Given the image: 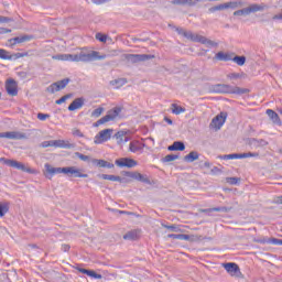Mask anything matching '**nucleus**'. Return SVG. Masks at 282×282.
Masks as SVG:
<instances>
[{
  "mask_svg": "<svg viewBox=\"0 0 282 282\" xmlns=\"http://www.w3.org/2000/svg\"><path fill=\"white\" fill-rule=\"evenodd\" d=\"M77 271H79V273L86 274L93 279H98V280L102 279L101 274H98L96 271H93V270L77 269Z\"/></svg>",
  "mask_w": 282,
  "mask_h": 282,
  "instance_id": "nucleus-26",
  "label": "nucleus"
},
{
  "mask_svg": "<svg viewBox=\"0 0 282 282\" xmlns=\"http://www.w3.org/2000/svg\"><path fill=\"white\" fill-rule=\"evenodd\" d=\"M23 56H26V54L17 53V54L14 55L15 58H23Z\"/></svg>",
  "mask_w": 282,
  "mask_h": 282,
  "instance_id": "nucleus-57",
  "label": "nucleus"
},
{
  "mask_svg": "<svg viewBox=\"0 0 282 282\" xmlns=\"http://www.w3.org/2000/svg\"><path fill=\"white\" fill-rule=\"evenodd\" d=\"M197 159H199V153L196 152V151H192L189 154H186L184 156V160L187 162V163H193L194 161H196Z\"/></svg>",
  "mask_w": 282,
  "mask_h": 282,
  "instance_id": "nucleus-30",
  "label": "nucleus"
},
{
  "mask_svg": "<svg viewBox=\"0 0 282 282\" xmlns=\"http://www.w3.org/2000/svg\"><path fill=\"white\" fill-rule=\"evenodd\" d=\"M128 177L132 178L134 181L141 182L143 184H151V181H149L147 175H142L139 172H129Z\"/></svg>",
  "mask_w": 282,
  "mask_h": 282,
  "instance_id": "nucleus-16",
  "label": "nucleus"
},
{
  "mask_svg": "<svg viewBox=\"0 0 282 282\" xmlns=\"http://www.w3.org/2000/svg\"><path fill=\"white\" fill-rule=\"evenodd\" d=\"M0 98H1V93H0Z\"/></svg>",
  "mask_w": 282,
  "mask_h": 282,
  "instance_id": "nucleus-64",
  "label": "nucleus"
},
{
  "mask_svg": "<svg viewBox=\"0 0 282 282\" xmlns=\"http://www.w3.org/2000/svg\"><path fill=\"white\" fill-rule=\"evenodd\" d=\"M142 149H143L142 143L138 140L131 141L129 144V151L131 153H138L142 151Z\"/></svg>",
  "mask_w": 282,
  "mask_h": 282,
  "instance_id": "nucleus-24",
  "label": "nucleus"
},
{
  "mask_svg": "<svg viewBox=\"0 0 282 282\" xmlns=\"http://www.w3.org/2000/svg\"><path fill=\"white\" fill-rule=\"evenodd\" d=\"M121 108L116 107L112 110L108 111L106 116H104L101 119H99L97 122L94 123V128H98L99 126H102L104 123H108L110 121H113L121 113Z\"/></svg>",
  "mask_w": 282,
  "mask_h": 282,
  "instance_id": "nucleus-6",
  "label": "nucleus"
},
{
  "mask_svg": "<svg viewBox=\"0 0 282 282\" xmlns=\"http://www.w3.org/2000/svg\"><path fill=\"white\" fill-rule=\"evenodd\" d=\"M76 158L80 159L83 162H87L90 160L89 155L80 154L79 152H76Z\"/></svg>",
  "mask_w": 282,
  "mask_h": 282,
  "instance_id": "nucleus-43",
  "label": "nucleus"
},
{
  "mask_svg": "<svg viewBox=\"0 0 282 282\" xmlns=\"http://www.w3.org/2000/svg\"><path fill=\"white\" fill-rule=\"evenodd\" d=\"M202 45H207V47H217V45H219V44L217 42L208 40L206 36H204Z\"/></svg>",
  "mask_w": 282,
  "mask_h": 282,
  "instance_id": "nucleus-38",
  "label": "nucleus"
},
{
  "mask_svg": "<svg viewBox=\"0 0 282 282\" xmlns=\"http://www.w3.org/2000/svg\"><path fill=\"white\" fill-rule=\"evenodd\" d=\"M0 138L11 139V140H23L28 138L24 133L19 131H9L0 133Z\"/></svg>",
  "mask_w": 282,
  "mask_h": 282,
  "instance_id": "nucleus-14",
  "label": "nucleus"
},
{
  "mask_svg": "<svg viewBox=\"0 0 282 282\" xmlns=\"http://www.w3.org/2000/svg\"><path fill=\"white\" fill-rule=\"evenodd\" d=\"M63 252H68L70 250V246L69 245H62L61 247Z\"/></svg>",
  "mask_w": 282,
  "mask_h": 282,
  "instance_id": "nucleus-54",
  "label": "nucleus"
},
{
  "mask_svg": "<svg viewBox=\"0 0 282 282\" xmlns=\"http://www.w3.org/2000/svg\"><path fill=\"white\" fill-rule=\"evenodd\" d=\"M214 10H228V2L216 6Z\"/></svg>",
  "mask_w": 282,
  "mask_h": 282,
  "instance_id": "nucleus-45",
  "label": "nucleus"
},
{
  "mask_svg": "<svg viewBox=\"0 0 282 282\" xmlns=\"http://www.w3.org/2000/svg\"><path fill=\"white\" fill-rule=\"evenodd\" d=\"M25 41H30V35H23V36H17V37L10 39L7 45L9 47H13V45H19V43H25Z\"/></svg>",
  "mask_w": 282,
  "mask_h": 282,
  "instance_id": "nucleus-19",
  "label": "nucleus"
},
{
  "mask_svg": "<svg viewBox=\"0 0 282 282\" xmlns=\"http://www.w3.org/2000/svg\"><path fill=\"white\" fill-rule=\"evenodd\" d=\"M68 83H70V79L68 78L58 80L54 84H51L47 90L50 94L59 93L62 89H65V87H67Z\"/></svg>",
  "mask_w": 282,
  "mask_h": 282,
  "instance_id": "nucleus-11",
  "label": "nucleus"
},
{
  "mask_svg": "<svg viewBox=\"0 0 282 282\" xmlns=\"http://www.w3.org/2000/svg\"><path fill=\"white\" fill-rule=\"evenodd\" d=\"M167 150L169 151H184L185 145L183 142L176 141L173 143V145H169Z\"/></svg>",
  "mask_w": 282,
  "mask_h": 282,
  "instance_id": "nucleus-29",
  "label": "nucleus"
},
{
  "mask_svg": "<svg viewBox=\"0 0 282 282\" xmlns=\"http://www.w3.org/2000/svg\"><path fill=\"white\" fill-rule=\"evenodd\" d=\"M265 113H267V116H269V118L271 119L272 123H275L279 127L282 126V120H281L279 113H276L274 110H271V109L265 110Z\"/></svg>",
  "mask_w": 282,
  "mask_h": 282,
  "instance_id": "nucleus-20",
  "label": "nucleus"
},
{
  "mask_svg": "<svg viewBox=\"0 0 282 282\" xmlns=\"http://www.w3.org/2000/svg\"><path fill=\"white\" fill-rule=\"evenodd\" d=\"M228 78L229 79H237V78H242V75H239V74H230V75H228Z\"/></svg>",
  "mask_w": 282,
  "mask_h": 282,
  "instance_id": "nucleus-52",
  "label": "nucleus"
},
{
  "mask_svg": "<svg viewBox=\"0 0 282 282\" xmlns=\"http://www.w3.org/2000/svg\"><path fill=\"white\" fill-rule=\"evenodd\" d=\"M236 8H243L242 1H236Z\"/></svg>",
  "mask_w": 282,
  "mask_h": 282,
  "instance_id": "nucleus-56",
  "label": "nucleus"
},
{
  "mask_svg": "<svg viewBox=\"0 0 282 282\" xmlns=\"http://www.w3.org/2000/svg\"><path fill=\"white\" fill-rule=\"evenodd\" d=\"M50 118V115L39 113L37 119L40 121H46V119Z\"/></svg>",
  "mask_w": 282,
  "mask_h": 282,
  "instance_id": "nucleus-48",
  "label": "nucleus"
},
{
  "mask_svg": "<svg viewBox=\"0 0 282 282\" xmlns=\"http://www.w3.org/2000/svg\"><path fill=\"white\" fill-rule=\"evenodd\" d=\"M171 109H172V113L173 115H181V113H185V108H183L182 106H178L177 104H172L171 106Z\"/></svg>",
  "mask_w": 282,
  "mask_h": 282,
  "instance_id": "nucleus-34",
  "label": "nucleus"
},
{
  "mask_svg": "<svg viewBox=\"0 0 282 282\" xmlns=\"http://www.w3.org/2000/svg\"><path fill=\"white\" fill-rule=\"evenodd\" d=\"M73 135L76 138H84V133L78 129L73 130Z\"/></svg>",
  "mask_w": 282,
  "mask_h": 282,
  "instance_id": "nucleus-46",
  "label": "nucleus"
},
{
  "mask_svg": "<svg viewBox=\"0 0 282 282\" xmlns=\"http://www.w3.org/2000/svg\"><path fill=\"white\" fill-rule=\"evenodd\" d=\"M276 203L282 204V195H280V196L278 197Z\"/></svg>",
  "mask_w": 282,
  "mask_h": 282,
  "instance_id": "nucleus-60",
  "label": "nucleus"
},
{
  "mask_svg": "<svg viewBox=\"0 0 282 282\" xmlns=\"http://www.w3.org/2000/svg\"><path fill=\"white\" fill-rule=\"evenodd\" d=\"M166 229H171L174 232H182L181 229H178L175 225L165 226Z\"/></svg>",
  "mask_w": 282,
  "mask_h": 282,
  "instance_id": "nucleus-47",
  "label": "nucleus"
},
{
  "mask_svg": "<svg viewBox=\"0 0 282 282\" xmlns=\"http://www.w3.org/2000/svg\"><path fill=\"white\" fill-rule=\"evenodd\" d=\"M235 53H225V52H218L215 55L216 61H224V62H228V61H232V56Z\"/></svg>",
  "mask_w": 282,
  "mask_h": 282,
  "instance_id": "nucleus-23",
  "label": "nucleus"
},
{
  "mask_svg": "<svg viewBox=\"0 0 282 282\" xmlns=\"http://www.w3.org/2000/svg\"><path fill=\"white\" fill-rule=\"evenodd\" d=\"M223 268L232 278H239V276L242 275V272L240 271V268L235 262L223 263Z\"/></svg>",
  "mask_w": 282,
  "mask_h": 282,
  "instance_id": "nucleus-9",
  "label": "nucleus"
},
{
  "mask_svg": "<svg viewBox=\"0 0 282 282\" xmlns=\"http://www.w3.org/2000/svg\"><path fill=\"white\" fill-rule=\"evenodd\" d=\"M100 178H104L106 181H110V182H118V183H122V178L118 175H107V174H101Z\"/></svg>",
  "mask_w": 282,
  "mask_h": 282,
  "instance_id": "nucleus-32",
  "label": "nucleus"
},
{
  "mask_svg": "<svg viewBox=\"0 0 282 282\" xmlns=\"http://www.w3.org/2000/svg\"><path fill=\"white\" fill-rule=\"evenodd\" d=\"M259 243H270V245H278V246H282V240L281 239H276V238H272L269 240H259Z\"/></svg>",
  "mask_w": 282,
  "mask_h": 282,
  "instance_id": "nucleus-37",
  "label": "nucleus"
},
{
  "mask_svg": "<svg viewBox=\"0 0 282 282\" xmlns=\"http://www.w3.org/2000/svg\"><path fill=\"white\" fill-rule=\"evenodd\" d=\"M105 109L99 107L91 112V118H99L104 113Z\"/></svg>",
  "mask_w": 282,
  "mask_h": 282,
  "instance_id": "nucleus-39",
  "label": "nucleus"
},
{
  "mask_svg": "<svg viewBox=\"0 0 282 282\" xmlns=\"http://www.w3.org/2000/svg\"><path fill=\"white\" fill-rule=\"evenodd\" d=\"M113 134V129L100 130L97 135L94 138L95 144H102L110 141L111 135Z\"/></svg>",
  "mask_w": 282,
  "mask_h": 282,
  "instance_id": "nucleus-8",
  "label": "nucleus"
},
{
  "mask_svg": "<svg viewBox=\"0 0 282 282\" xmlns=\"http://www.w3.org/2000/svg\"><path fill=\"white\" fill-rule=\"evenodd\" d=\"M140 232L139 231H129L123 236L124 240H135L139 239Z\"/></svg>",
  "mask_w": 282,
  "mask_h": 282,
  "instance_id": "nucleus-35",
  "label": "nucleus"
},
{
  "mask_svg": "<svg viewBox=\"0 0 282 282\" xmlns=\"http://www.w3.org/2000/svg\"><path fill=\"white\" fill-rule=\"evenodd\" d=\"M176 159H178L177 155H175V154H167V155L165 156V162H173V161H175Z\"/></svg>",
  "mask_w": 282,
  "mask_h": 282,
  "instance_id": "nucleus-44",
  "label": "nucleus"
},
{
  "mask_svg": "<svg viewBox=\"0 0 282 282\" xmlns=\"http://www.w3.org/2000/svg\"><path fill=\"white\" fill-rule=\"evenodd\" d=\"M227 115L220 113L217 115L214 119H212V122L209 124L210 129H214L215 131H219L221 127L226 123Z\"/></svg>",
  "mask_w": 282,
  "mask_h": 282,
  "instance_id": "nucleus-10",
  "label": "nucleus"
},
{
  "mask_svg": "<svg viewBox=\"0 0 282 282\" xmlns=\"http://www.w3.org/2000/svg\"><path fill=\"white\" fill-rule=\"evenodd\" d=\"M164 120H165V122H166L167 124L172 126L173 121H172L171 119L165 118Z\"/></svg>",
  "mask_w": 282,
  "mask_h": 282,
  "instance_id": "nucleus-59",
  "label": "nucleus"
},
{
  "mask_svg": "<svg viewBox=\"0 0 282 282\" xmlns=\"http://www.w3.org/2000/svg\"><path fill=\"white\" fill-rule=\"evenodd\" d=\"M132 41H133V43H138V42H144V41H147V40L133 37Z\"/></svg>",
  "mask_w": 282,
  "mask_h": 282,
  "instance_id": "nucleus-58",
  "label": "nucleus"
},
{
  "mask_svg": "<svg viewBox=\"0 0 282 282\" xmlns=\"http://www.w3.org/2000/svg\"><path fill=\"white\" fill-rule=\"evenodd\" d=\"M127 84V79H113L110 82V85L113 87V89H119L123 87Z\"/></svg>",
  "mask_w": 282,
  "mask_h": 282,
  "instance_id": "nucleus-31",
  "label": "nucleus"
},
{
  "mask_svg": "<svg viewBox=\"0 0 282 282\" xmlns=\"http://www.w3.org/2000/svg\"><path fill=\"white\" fill-rule=\"evenodd\" d=\"M215 212H220V209L219 208H215Z\"/></svg>",
  "mask_w": 282,
  "mask_h": 282,
  "instance_id": "nucleus-62",
  "label": "nucleus"
},
{
  "mask_svg": "<svg viewBox=\"0 0 282 282\" xmlns=\"http://www.w3.org/2000/svg\"><path fill=\"white\" fill-rule=\"evenodd\" d=\"M108 0H93V3H95L96 6H100L102 3H107Z\"/></svg>",
  "mask_w": 282,
  "mask_h": 282,
  "instance_id": "nucleus-55",
  "label": "nucleus"
},
{
  "mask_svg": "<svg viewBox=\"0 0 282 282\" xmlns=\"http://www.w3.org/2000/svg\"><path fill=\"white\" fill-rule=\"evenodd\" d=\"M45 172L44 176L47 178H53L55 174H66L69 175L70 177L75 178H87L89 175L84 174V170L77 169L76 166H67V167H54L50 164L44 165Z\"/></svg>",
  "mask_w": 282,
  "mask_h": 282,
  "instance_id": "nucleus-2",
  "label": "nucleus"
},
{
  "mask_svg": "<svg viewBox=\"0 0 282 282\" xmlns=\"http://www.w3.org/2000/svg\"><path fill=\"white\" fill-rule=\"evenodd\" d=\"M181 34H183V36H185V39H188L189 41H193L194 43H203V41H204L203 35L193 33L192 31H182Z\"/></svg>",
  "mask_w": 282,
  "mask_h": 282,
  "instance_id": "nucleus-15",
  "label": "nucleus"
},
{
  "mask_svg": "<svg viewBox=\"0 0 282 282\" xmlns=\"http://www.w3.org/2000/svg\"><path fill=\"white\" fill-rule=\"evenodd\" d=\"M0 58L2 61H12L13 56L10 54V52L3 48H0Z\"/></svg>",
  "mask_w": 282,
  "mask_h": 282,
  "instance_id": "nucleus-36",
  "label": "nucleus"
},
{
  "mask_svg": "<svg viewBox=\"0 0 282 282\" xmlns=\"http://www.w3.org/2000/svg\"><path fill=\"white\" fill-rule=\"evenodd\" d=\"M96 39H97V41H100V43H105L109 39V36L105 35L102 33H97Z\"/></svg>",
  "mask_w": 282,
  "mask_h": 282,
  "instance_id": "nucleus-41",
  "label": "nucleus"
},
{
  "mask_svg": "<svg viewBox=\"0 0 282 282\" xmlns=\"http://www.w3.org/2000/svg\"><path fill=\"white\" fill-rule=\"evenodd\" d=\"M263 10H265V4L253 3L247 8L235 11L234 17H248L254 12H263Z\"/></svg>",
  "mask_w": 282,
  "mask_h": 282,
  "instance_id": "nucleus-4",
  "label": "nucleus"
},
{
  "mask_svg": "<svg viewBox=\"0 0 282 282\" xmlns=\"http://www.w3.org/2000/svg\"><path fill=\"white\" fill-rule=\"evenodd\" d=\"M0 162L4 163L9 167L18 169V170H20L24 173H30V174H36L37 173L36 170H32V169L25 166L23 163L18 162L17 160H7L4 158H0Z\"/></svg>",
  "mask_w": 282,
  "mask_h": 282,
  "instance_id": "nucleus-5",
  "label": "nucleus"
},
{
  "mask_svg": "<svg viewBox=\"0 0 282 282\" xmlns=\"http://www.w3.org/2000/svg\"><path fill=\"white\" fill-rule=\"evenodd\" d=\"M84 105H85L84 98L74 99L73 102H70L68 106V111L73 112V111L79 110L80 108L84 107Z\"/></svg>",
  "mask_w": 282,
  "mask_h": 282,
  "instance_id": "nucleus-18",
  "label": "nucleus"
},
{
  "mask_svg": "<svg viewBox=\"0 0 282 282\" xmlns=\"http://www.w3.org/2000/svg\"><path fill=\"white\" fill-rule=\"evenodd\" d=\"M116 138L118 145H121L122 143H128L130 140L129 137H127V132L124 131H118Z\"/></svg>",
  "mask_w": 282,
  "mask_h": 282,
  "instance_id": "nucleus-25",
  "label": "nucleus"
},
{
  "mask_svg": "<svg viewBox=\"0 0 282 282\" xmlns=\"http://www.w3.org/2000/svg\"><path fill=\"white\" fill-rule=\"evenodd\" d=\"M278 112H279L280 115H282V108L278 109Z\"/></svg>",
  "mask_w": 282,
  "mask_h": 282,
  "instance_id": "nucleus-61",
  "label": "nucleus"
},
{
  "mask_svg": "<svg viewBox=\"0 0 282 282\" xmlns=\"http://www.w3.org/2000/svg\"><path fill=\"white\" fill-rule=\"evenodd\" d=\"M202 0H172L173 6H196Z\"/></svg>",
  "mask_w": 282,
  "mask_h": 282,
  "instance_id": "nucleus-22",
  "label": "nucleus"
},
{
  "mask_svg": "<svg viewBox=\"0 0 282 282\" xmlns=\"http://www.w3.org/2000/svg\"><path fill=\"white\" fill-rule=\"evenodd\" d=\"M72 95H64L61 99H57L55 101L56 105H62L63 102H66L67 99H70Z\"/></svg>",
  "mask_w": 282,
  "mask_h": 282,
  "instance_id": "nucleus-42",
  "label": "nucleus"
},
{
  "mask_svg": "<svg viewBox=\"0 0 282 282\" xmlns=\"http://www.w3.org/2000/svg\"><path fill=\"white\" fill-rule=\"evenodd\" d=\"M54 61H70V62H84L89 63L91 61H105L107 55L101 54L98 51H91L90 53L80 52L79 54H58L53 56Z\"/></svg>",
  "mask_w": 282,
  "mask_h": 282,
  "instance_id": "nucleus-1",
  "label": "nucleus"
},
{
  "mask_svg": "<svg viewBox=\"0 0 282 282\" xmlns=\"http://www.w3.org/2000/svg\"><path fill=\"white\" fill-rule=\"evenodd\" d=\"M227 6L231 10H237V2L236 1L227 2Z\"/></svg>",
  "mask_w": 282,
  "mask_h": 282,
  "instance_id": "nucleus-50",
  "label": "nucleus"
},
{
  "mask_svg": "<svg viewBox=\"0 0 282 282\" xmlns=\"http://www.w3.org/2000/svg\"><path fill=\"white\" fill-rule=\"evenodd\" d=\"M10 21H12V19L0 15V23H10Z\"/></svg>",
  "mask_w": 282,
  "mask_h": 282,
  "instance_id": "nucleus-51",
  "label": "nucleus"
},
{
  "mask_svg": "<svg viewBox=\"0 0 282 282\" xmlns=\"http://www.w3.org/2000/svg\"><path fill=\"white\" fill-rule=\"evenodd\" d=\"M6 90L7 94L11 97H17L18 96V84L13 79H8L6 82Z\"/></svg>",
  "mask_w": 282,
  "mask_h": 282,
  "instance_id": "nucleus-13",
  "label": "nucleus"
},
{
  "mask_svg": "<svg viewBox=\"0 0 282 282\" xmlns=\"http://www.w3.org/2000/svg\"><path fill=\"white\" fill-rule=\"evenodd\" d=\"M121 214H126V212H121Z\"/></svg>",
  "mask_w": 282,
  "mask_h": 282,
  "instance_id": "nucleus-63",
  "label": "nucleus"
},
{
  "mask_svg": "<svg viewBox=\"0 0 282 282\" xmlns=\"http://www.w3.org/2000/svg\"><path fill=\"white\" fill-rule=\"evenodd\" d=\"M169 239H178V240H185V241H194V236L189 235H167Z\"/></svg>",
  "mask_w": 282,
  "mask_h": 282,
  "instance_id": "nucleus-28",
  "label": "nucleus"
},
{
  "mask_svg": "<svg viewBox=\"0 0 282 282\" xmlns=\"http://www.w3.org/2000/svg\"><path fill=\"white\" fill-rule=\"evenodd\" d=\"M9 213V205L0 204V217H4Z\"/></svg>",
  "mask_w": 282,
  "mask_h": 282,
  "instance_id": "nucleus-40",
  "label": "nucleus"
},
{
  "mask_svg": "<svg viewBox=\"0 0 282 282\" xmlns=\"http://www.w3.org/2000/svg\"><path fill=\"white\" fill-rule=\"evenodd\" d=\"M223 93L224 94H236V95H240V94H246V89H240L239 87H230L229 85H223Z\"/></svg>",
  "mask_w": 282,
  "mask_h": 282,
  "instance_id": "nucleus-21",
  "label": "nucleus"
},
{
  "mask_svg": "<svg viewBox=\"0 0 282 282\" xmlns=\"http://www.w3.org/2000/svg\"><path fill=\"white\" fill-rule=\"evenodd\" d=\"M94 164H97L100 169H115V165L106 160H93Z\"/></svg>",
  "mask_w": 282,
  "mask_h": 282,
  "instance_id": "nucleus-27",
  "label": "nucleus"
},
{
  "mask_svg": "<svg viewBox=\"0 0 282 282\" xmlns=\"http://www.w3.org/2000/svg\"><path fill=\"white\" fill-rule=\"evenodd\" d=\"M116 165L121 169H133L138 166V161L129 158H121L119 160H116Z\"/></svg>",
  "mask_w": 282,
  "mask_h": 282,
  "instance_id": "nucleus-12",
  "label": "nucleus"
},
{
  "mask_svg": "<svg viewBox=\"0 0 282 282\" xmlns=\"http://www.w3.org/2000/svg\"><path fill=\"white\" fill-rule=\"evenodd\" d=\"M126 61L135 65L138 63H145V61H151V58H155L154 55L151 54H126Z\"/></svg>",
  "mask_w": 282,
  "mask_h": 282,
  "instance_id": "nucleus-7",
  "label": "nucleus"
},
{
  "mask_svg": "<svg viewBox=\"0 0 282 282\" xmlns=\"http://www.w3.org/2000/svg\"><path fill=\"white\" fill-rule=\"evenodd\" d=\"M10 32H12V30L6 29V28H0V34H10Z\"/></svg>",
  "mask_w": 282,
  "mask_h": 282,
  "instance_id": "nucleus-53",
  "label": "nucleus"
},
{
  "mask_svg": "<svg viewBox=\"0 0 282 282\" xmlns=\"http://www.w3.org/2000/svg\"><path fill=\"white\" fill-rule=\"evenodd\" d=\"M40 148H42V149H48V148L73 149L74 145L68 140H50V141L42 142V144H40Z\"/></svg>",
  "mask_w": 282,
  "mask_h": 282,
  "instance_id": "nucleus-3",
  "label": "nucleus"
},
{
  "mask_svg": "<svg viewBox=\"0 0 282 282\" xmlns=\"http://www.w3.org/2000/svg\"><path fill=\"white\" fill-rule=\"evenodd\" d=\"M258 153H242V154H227L224 159L227 160H235V159H250V158H258Z\"/></svg>",
  "mask_w": 282,
  "mask_h": 282,
  "instance_id": "nucleus-17",
  "label": "nucleus"
},
{
  "mask_svg": "<svg viewBox=\"0 0 282 282\" xmlns=\"http://www.w3.org/2000/svg\"><path fill=\"white\" fill-rule=\"evenodd\" d=\"M231 61L236 63V65H239V67L246 65V56H238L234 54Z\"/></svg>",
  "mask_w": 282,
  "mask_h": 282,
  "instance_id": "nucleus-33",
  "label": "nucleus"
},
{
  "mask_svg": "<svg viewBox=\"0 0 282 282\" xmlns=\"http://www.w3.org/2000/svg\"><path fill=\"white\" fill-rule=\"evenodd\" d=\"M238 182H239V180L236 178V177H228V178H227V183H228V184L235 185V184H238Z\"/></svg>",
  "mask_w": 282,
  "mask_h": 282,
  "instance_id": "nucleus-49",
  "label": "nucleus"
}]
</instances>
